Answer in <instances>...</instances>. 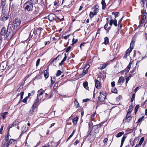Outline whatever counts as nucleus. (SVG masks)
Masks as SVG:
<instances>
[{
    "instance_id": "1",
    "label": "nucleus",
    "mask_w": 147,
    "mask_h": 147,
    "mask_svg": "<svg viewBox=\"0 0 147 147\" xmlns=\"http://www.w3.org/2000/svg\"><path fill=\"white\" fill-rule=\"evenodd\" d=\"M21 22L19 19L15 18L13 20L11 24H10V22L9 23L6 30L5 27L2 28L1 35L5 36L6 39L7 41L10 40L15 34L17 29L19 28Z\"/></svg>"
},
{
    "instance_id": "2",
    "label": "nucleus",
    "mask_w": 147,
    "mask_h": 147,
    "mask_svg": "<svg viewBox=\"0 0 147 147\" xmlns=\"http://www.w3.org/2000/svg\"><path fill=\"white\" fill-rule=\"evenodd\" d=\"M38 31H37L36 29L32 30L30 34L29 38H31L33 37V39L34 40L38 39L40 36V32Z\"/></svg>"
},
{
    "instance_id": "3",
    "label": "nucleus",
    "mask_w": 147,
    "mask_h": 147,
    "mask_svg": "<svg viewBox=\"0 0 147 147\" xmlns=\"http://www.w3.org/2000/svg\"><path fill=\"white\" fill-rule=\"evenodd\" d=\"M33 4L27 1L23 5V7L25 11H32L33 10Z\"/></svg>"
},
{
    "instance_id": "4",
    "label": "nucleus",
    "mask_w": 147,
    "mask_h": 147,
    "mask_svg": "<svg viewBox=\"0 0 147 147\" xmlns=\"http://www.w3.org/2000/svg\"><path fill=\"white\" fill-rule=\"evenodd\" d=\"M96 134L91 130L88 131L87 137L88 138V140L90 142L93 141L96 137Z\"/></svg>"
},
{
    "instance_id": "5",
    "label": "nucleus",
    "mask_w": 147,
    "mask_h": 147,
    "mask_svg": "<svg viewBox=\"0 0 147 147\" xmlns=\"http://www.w3.org/2000/svg\"><path fill=\"white\" fill-rule=\"evenodd\" d=\"M4 12H3L2 11V15L1 17L2 18V20L4 21H6L9 18V15L8 13H7V12H6V11H4Z\"/></svg>"
},
{
    "instance_id": "6",
    "label": "nucleus",
    "mask_w": 147,
    "mask_h": 147,
    "mask_svg": "<svg viewBox=\"0 0 147 147\" xmlns=\"http://www.w3.org/2000/svg\"><path fill=\"white\" fill-rule=\"evenodd\" d=\"M131 115L127 113L125 117L123 120V122L125 123L127 122H129L131 121Z\"/></svg>"
},
{
    "instance_id": "7",
    "label": "nucleus",
    "mask_w": 147,
    "mask_h": 147,
    "mask_svg": "<svg viewBox=\"0 0 147 147\" xmlns=\"http://www.w3.org/2000/svg\"><path fill=\"white\" fill-rule=\"evenodd\" d=\"M100 95L98 97V99L101 102H103L104 101L105 99H106V96L104 94H101V92H100Z\"/></svg>"
},
{
    "instance_id": "8",
    "label": "nucleus",
    "mask_w": 147,
    "mask_h": 147,
    "mask_svg": "<svg viewBox=\"0 0 147 147\" xmlns=\"http://www.w3.org/2000/svg\"><path fill=\"white\" fill-rule=\"evenodd\" d=\"M100 129L96 125L93 126L91 130L96 134L98 132Z\"/></svg>"
},
{
    "instance_id": "9",
    "label": "nucleus",
    "mask_w": 147,
    "mask_h": 147,
    "mask_svg": "<svg viewBox=\"0 0 147 147\" xmlns=\"http://www.w3.org/2000/svg\"><path fill=\"white\" fill-rule=\"evenodd\" d=\"M6 0H1L0 3V6L1 7H2V11L3 12H4V11H5V5Z\"/></svg>"
},
{
    "instance_id": "10",
    "label": "nucleus",
    "mask_w": 147,
    "mask_h": 147,
    "mask_svg": "<svg viewBox=\"0 0 147 147\" xmlns=\"http://www.w3.org/2000/svg\"><path fill=\"white\" fill-rule=\"evenodd\" d=\"M113 24L115 27L117 26L118 24L117 23V20L116 19H115L113 20L111 19L110 20L109 22V24L111 26H112Z\"/></svg>"
},
{
    "instance_id": "11",
    "label": "nucleus",
    "mask_w": 147,
    "mask_h": 147,
    "mask_svg": "<svg viewBox=\"0 0 147 147\" xmlns=\"http://www.w3.org/2000/svg\"><path fill=\"white\" fill-rule=\"evenodd\" d=\"M95 84L96 87L98 89H100L101 88V86L100 84V83L99 81L95 79Z\"/></svg>"
},
{
    "instance_id": "12",
    "label": "nucleus",
    "mask_w": 147,
    "mask_h": 147,
    "mask_svg": "<svg viewBox=\"0 0 147 147\" xmlns=\"http://www.w3.org/2000/svg\"><path fill=\"white\" fill-rule=\"evenodd\" d=\"M48 17L49 20L51 21H52L54 20V19L56 17V15L54 13H51L49 15Z\"/></svg>"
},
{
    "instance_id": "13",
    "label": "nucleus",
    "mask_w": 147,
    "mask_h": 147,
    "mask_svg": "<svg viewBox=\"0 0 147 147\" xmlns=\"http://www.w3.org/2000/svg\"><path fill=\"white\" fill-rule=\"evenodd\" d=\"M61 55H58V56H57L56 58H54L53 60L50 62V65H51L52 63L53 62H55L56 63L57 62V61L56 60L57 59L58 60H59V58H61Z\"/></svg>"
},
{
    "instance_id": "14",
    "label": "nucleus",
    "mask_w": 147,
    "mask_h": 147,
    "mask_svg": "<svg viewBox=\"0 0 147 147\" xmlns=\"http://www.w3.org/2000/svg\"><path fill=\"white\" fill-rule=\"evenodd\" d=\"M39 99L37 97L36 100H35L34 103L33 104L32 106L34 107L35 108H36L37 107H38L39 104Z\"/></svg>"
},
{
    "instance_id": "15",
    "label": "nucleus",
    "mask_w": 147,
    "mask_h": 147,
    "mask_svg": "<svg viewBox=\"0 0 147 147\" xmlns=\"http://www.w3.org/2000/svg\"><path fill=\"white\" fill-rule=\"evenodd\" d=\"M44 73V76L46 79H47L49 77V69L47 68L46 70H45Z\"/></svg>"
},
{
    "instance_id": "16",
    "label": "nucleus",
    "mask_w": 147,
    "mask_h": 147,
    "mask_svg": "<svg viewBox=\"0 0 147 147\" xmlns=\"http://www.w3.org/2000/svg\"><path fill=\"white\" fill-rule=\"evenodd\" d=\"M28 128V127H26V125H24L22 127L21 129L22 134L26 132L27 131Z\"/></svg>"
},
{
    "instance_id": "17",
    "label": "nucleus",
    "mask_w": 147,
    "mask_h": 147,
    "mask_svg": "<svg viewBox=\"0 0 147 147\" xmlns=\"http://www.w3.org/2000/svg\"><path fill=\"white\" fill-rule=\"evenodd\" d=\"M93 8L94 11L97 13L99 11V6L97 5H95L94 6Z\"/></svg>"
},
{
    "instance_id": "18",
    "label": "nucleus",
    "mask_w": 147,
    "mask_h": 147,
    "mask_svg": "<svg viewBox=\"0 0 147 147\" xmlns=\"http://www.w3.org/2000/svg\"><path fill=\"white\" fill-rule=\"evenodd\" d=\"M44 92L45 90H43L42 88H41L38 90V94H37V97L42 95Z\"/></svg>"
},
{
    "instance_id": "19",
    "label": "nucleus",
    "mask_w": 147,
    "mask_h": 147,
    "mask_svg": "<svg viewBox=\"0 0 147 147\" xmlns=\"http://www.w3.org/2000/svg\"><path fill=\"white\" fill-rule=\"evenodd\" d=\"M101 4L102 5V9L104 10L106 6V4L105 3V0H102Z\"/></svg>"
},
{
    "instance_id": "20",
    "label": "nucleus",
    "mask_w": 147,
    "mask_h": 147,
    "mask_svg": "<svg viewBox=\"0 0 147 147\" xmlns=\"http://www.w3.org/2000/svg\"><path fill=\"white\" fill-rule=\"evenodd\" d=\"M78 117H75L72 120V122L74 125H76L78 121Z\"/></svg>"
},
{
    "instance_id": "21",
    "label": "nucleus",
    "mask_w": 147,
    "mask_h": 147,
    "mask_svg": "<svg viewBox=\"0 0 147 147\" xmlns=\"http://www.w3.org/2000/svg\"><path fill=\"white\" fill-rule=\"evenodd\" d=\"M133 106L132 105H131L130 106H129V109L128 110V111L127 112V113L130 114V113H131L133 110Z\"/></svg>"
},
{
    "instance_id": "22",
    "label": "nucleus",
    "mask_w": 147,
    "mask_h": 147,
    "mask_svg": "<svg viewBox=\"0 0 147 147\" xmlns=\"http://www.w3.org/2000/svg\"><path fill=\"white\" fill-rule=\"evenodd\" d=\"M38 0H28V1L33 5L36 4L38 2Z\"/></svg>"
},
{
    "instance_id": "23",
    "label": "nucleus",
    "mask_w": 147,
    "mask_h": 147,
    "mask_svg": "<svg viewBox=\"0 0 147 147\" xmlns=\"http://www.w3.org/2000/svg\"><path fill=\"white\" fill-rule=\"evenodd\" d=\"M97 13L95 12L94 11L92 12L91 11L90 12L89 14V16L90 18H92L94 15H96L97 14Z\"/></svg>"
},
{
    "instance_id": "24",
    "label": "nucleus",
    "mask_w": 147,
    "mask_h": 147,
    "mask_svg": "<svg viewBox=\"0 0 147 147\" xmlns=\"http://www.w3.org/2000/svg\"><path fill=\"white\" fill-rule=\"evenodd\" d=\"M16 5L12 3L11 4V3H10L9 6V9L11 8V9L13 10L16 7Z\"/></svg>"
},
{
    "instance_id": "25",
    "label": "nucleus",
    "mask_w": 147,
    "mask_h": 147,
    "mask_svg": "<svg viewBox=\"0 0 147 147\" xmlns=\"http://www.w3.org/2000/svg\"><path fill=\"white\" fill-rule=\"evenodd\" d=\"M105 42L104 43L106 45L108 44L109 43V38L107 37H105Z\"/></svg>"
},
{
    "instance_id": "26",
    "label": "nucleus",
    "mask_w": 147,
    "mask_h": 147,
    "mask_svg": "<svg viewBox=\"0 0 147 147\" xmlns=\"http://www.w3.org/2000/svg\"><path fill=\"white\" fill-rule=\"evenodd\" d=\"M124 81V78L122 76L120 77L118 81V83H123Z\"/></svg>"
},
{
    "instance_id": "27",
    "label": "nucleus",
    "mask_w": 147,
    "mask_h": 147,
    "mask_svg": "<svg viewBox=\"0 0 147 147\" xmlns=\"http://www.w3.org/2000/svg\"><path fill=\"white\" fill-rule=\"evenodd\" d=\"M31 109H30L29 111V113L30 114H33V112H34V111L35 110V108L32 106Z\"/></svg>"
},
{
    "instance_id": "28",
    "label": "nucleus",
    "mask_w": 147,
    "mask_h": 147,
    "mask_svg": "<svg viewBox=\"0 0 147 147\" xmlns=\"http://www.w3.org/2000/svg\"><path fill=\"white\" fill-rule=\"evenodd\" d=\"M124 133V132L123 131L119 132L116 135V136L117 138H119Z\"/></svg>"
},
{
    "instance_id": "29",
    "label": "nucleus",
    "mask_w": 147,
    "mask_h": 147,
    "mask_svg": "<svg viewBox=\"0 0 147 147\" xmlns=\"http://www.w3.org/2000/svg\"><path fill=\"white\" fill-rule=\"evenodd\" d=\"M108 26V24L107 23H106L104 26V28L105 30L107 32H108L109 31V29L107 28V27Z\"/></svg>"
},
{
    "instance_id": "30",
    "label": "nucleus",
    "mask_w": 147,
    "mask_h": 147,
    "mask_svg": "<svg viewBox=\"0 0 147 147\" xmlns=\"http://www.w3.org/2000/svg\"><path fill=\"white\" fill-rule=\"evenodd\" d=\"M132 47L130 49H129L127 50L126 52L125 53L127 54V55H129L131 51L132 50Z\"/></svg>"
},
{
    "instance_id": "31",
    "label": "nucleus",
    "mask_w": 147,
    "mask_h": 147,
    "mask_svg": "<svg viewBox=\"0 0 147 147\" xmlns=\"http://www.w3.org/2000/svg\"><path fill=\"white\" fill-rule=\"evenodd\" d=\"M75 132V130H74L71 134L70 135L68 139H67V141L69 140L73 136Z\"/></svg>"
},
{
    "instance_id": "32",
    "label": "nucleus",
    "mask_w": 147,
    "mask_h": 147,
    "mask_svg": "<svg viewBox=\"0 0 147 147\" xmlns=\"http://www.w3.org/2000/svg\"><path fill=\"white\" fill-rule=\"evenodd\" d=\"M51 84L52 85L56 81V77L54 76L53 77V79H52V78L51 76Z\"/></svg>"
},
{
    "instance_id": "33",
    "label": "nucleus",
    "mask_w": 147,
    "mask_h": 147,
    "mask_svg": "<svg viewBox=\"0 0 147 147\" xmlns=\"http://www.w3.org/2000/svg\"><path fill=\"white\" fill-rule=\"evenodd\" d=\"M35 7V9L34 10V13L35 14H36L38 12V8L39 7Z\"/></svg>"
},
{
    "instance_id": "34",
    "label": "nucleus",
    "mask_w": 147,
    "mask_h": 147,
    "mask_svg": "<svg viewBox=\"0 0 147 147\" xmlns=\"http://www.w3.org/2000/svg\"><path fill=\"white\" fill-rule=\"evenodd\" d=\"M144 138L143 137L141 138L138 143L139 145H142L144 141Z\"/></svg>"
},
{
    "instance_id": "35",
    "label": "nucleus",
    "mask_w": 147,
    "mask_h": 147,
    "mask_svg": "<svg viewBox=\"0 0 147 147\" xmlns=\"http://www.w3.org/2000/svg\"><path fill=\"white\" fill-rule=\"evenodd\" d=\"M144 115H143L141 117H140V118H139V119H138L137 123H139L141 122L144 120Z\"/></svg>"
},
{
    "instance_id": "36",
    "label": "nucleus",
    "mask_w": 147,
    "mask_h": 147,
    "mask_svg": "<svg viewBox=\"0 0 147 147\" xmlns=\"http://www.w3.org/2000/svg\"><path fill=\"white\" fill-rule=\"evenodd\" d=\"M139 105H136V107L135 108V110H134V113L135 114H136L138 111V110L139 109Z\"/></svg>"
},
{
    "instance_id": "37",
    "label": "nucleus",
    "mask_w": 147,
    "mask_h": 147,
    "mask_svg": "<svg viewBox=\"0 0 147 147\" xmlns=\"http://www.w3.org/2000/svg\"><path fill=\"white\" fill-rule=\"evenodd\" d=\"M28 96H26L22 100V102L25 103H26L28 99Z\"/></svg>"
},
{
    "instance_id": "38",
    "label": "nucleus",
    "mask_w": 147,
    "mask_h": 147,
    "mask_svg": "<svg viewBox=\"0 0 147 147\" xmlns=\"http://www.w3.org/2000/svg\"><path fill=\"white\" fill-rule=\"evenodd\" d=\"M126 137H127V136H125V135H123V137L122 138V140H121V143H124Z\"/></svg>"
},
{
    "instance_id": "39",
    "label": "nucleus",
    "mask_w": 147,
    "mask_h": 147,
    "mask_svg": "<svg viewBox=\"0 0 147 147\" xmlns=\"http://www.w3.org/2000/svg\"><path fill=\"white\" fill-rule=\"evenodd\" d=\"M62 72L60 70H58L56 74V76L57 77L59 76L61 74Z\"/></svg>"
},
{
    "instance_id": "40",
    "label": "nucleus",
    "mask_w": 147,
    "mask_h": 147,
    "mask_svg": "<svg viewBox=\"0 0 147 147\" xmlns=\"http://www.w3.org/2000/svg\"><path fill=\"white\" fill-rule=\"evenodd\" d=\"M146 1V0H141V5L143 7L144 6Z\"/></svg>"
},
{
    "instance_id": "41",
    "label": "nucleus",
    "mask_w": 147,
    "mask_h": 147,
    "mask_svg": "<svg viewBox=\"0 0 147 147\" xmlns=\"http://www.w3.org/2000/svg\"><path fill=\"white\" fill-rule=\"evenodd\" d=\"M75 105L76 106V108H78L79 107V104L76 99H75Z\"/></svg>"
},
{
    "instance_id": "42",
    "label": "nucleus",
    "mask_w": 147,
    "mask_h": 147,
    "mask_svg": "<svg viewBox=\"0 0 147 147\" xmlns=\"http://www.w3.org/2000/svg\"><path fill=\"white\" fill-rule=\"evenodd\" d=\"M135 93L134 94H133L132 96V97L131 100V102H133L134 100H135Z\"/></svg>"
},
{
    "instance_id": "43",
    "label": "nucleus",
    "mask_w": 147,
    "mask_h": 147,
    "mask_svg": "<svg viewBox=\"0 0 147 147\" xmlns=\"http://www.w3.org/2000/svg\"><path fill=\"white\" fill-rule=\"evenodd\" d=\"M134 42L133 41H132L130 44V49H131L132 47V49H133L134 48Z\"/></svg>"
},
{
    "instance_id": "44",
    "label": "nucleus",
    "mask_w": 147,
    "mask_h": 147,
    "mask_svg": "<svg viewBox=\"0 0 147 147\" xmlns=\"http://www.w3.org/2000/svg\"><path fill=\"white\" fill-rule=\"evenodd\" d=\"M58 86V82H56L54 84V85L53 86V89H56Z\"/></svg>"
},
{
    "instance_id": "45",
    "label": "nucleus",
    "mask_w": 147,
    "mask_h": 147,
    "mask_svg": "<svg viewBox=\"0 0 147 147\" xmlns=\"http://www.w3.org/2000/svg\"><path fill=\"white\" fill-rule=\"evenodd\" d=\"M83 84L84 87L86 88L88 85V82H84Z\"/></svg>"
},
{
    "instance_id": "46",
    "label": "nucleus",
    "mask_w": 147,
    "mask_h": 147,
    "mask_svg": "<svg viewBox=\"0 0 147 147\" xmlns=\"http://www.w3.org/2000/svg\"><path fill=\"white\" fill-rule=\"evenodd\" d=\"M89 128L90 129L91 127L93 125V124L92 121H90L88 123Z\"/></svg>"
},
{
    "instance_id": "47",
    "label": "nucleus",
    "mask_w": 147,
    "mask_h": 147,
    "mask_svg": "<svg viewBox=\"0 0 147 147\" xmlns=\"http://www.w3.org/2000/svg\"><path fill=\"white\" fill-rule=\"evenodd\" d=\"M142 21L143 22H144L145 20H146V16H144L142 15Z\"/></svg>"
},
{
    "instance_id": "48",
    "label": "nucleus",
    "mask_w": 147,
    "mask_h": 147,
    "mask_svg": "<svg viewBox=\"0 0 147 147\" xmlns=\"http://www.w3.org/2000/svg\"><path fill=\"white\" fill-rule=\"evenodd\" d=\"M104 123V122H102L101 123H100L99 124L96 125H97L98 126V127H99V128L100 129V127L101 126H102V124Z\"/></svg>"
},
{
    "instance_id": "49",
    "label": "nucleus",
    "mask_w": 147,
    "mask_h": 147,
    "mask_svg": "<svg viewBox=\"0 0 147 147\" xmlns=\"http://www.w3.org/2000/svg\"><path fill=\"white\" fill-rule=\"evenodd\" d=\"M100 69H102L105 68V66L104 64H101L100 65Z\"/></svg>"
},
{
    "instance_id": "50",
    "label": "nucleus",
    "mask_w": 147,
    "mask_h": 147,
    "mask_svg": "<svg viewBox=\"0 0 147 147\" xmlns=\"http://www.w3.org/2000/svg\"><path fill=\"white\" fill-rule=\"evenodd\" d=\"M40 59H37V60L36 62V66H38L39 65L40 62Z\"/></svg>"
},
{
    "instance_id": "51",
    "label": "nucleus",
    "mask_w": 147,
    "mask_h": 147,
    "mask_svg": "<svg viewBox=\"0 0 147 147\" xmlns=\"http://www.w3.org/2000/svg\"><path fill=\"white\" fill-rule=\"evenodd\" d=\"M9 144H8V143H6L5 142L3 146L2 147H9Z\"/></svg>"
},
{
    "instance_id": "52",
    "label": "nucleus",
    "mask_w": 147,
    "mask_h": 147,
    "mask_svg": "<svg viewBox=\"0 0 147 147\" xmlns=\"http://www.w3.org/2000/svg\"><path fill=\"white\" fill-rule=\"evenodd\" d=\"M4 127V125L2 124L1 127L0 129V134H2V130L3 129V128Z\"/></svg>"
},
{
    "instance_id": "53",
    "label": "nucleus",
    "mask_w": 147,
    "mask_h": 147,
    "mask_svg": "<svg viewBox=\"0 0 147 147\" xmlns=\"http://www.w3.org/2000/svg\"><path fill=\"white\" fill-rule=\"evenodd\" d=\"M71 48V46H70L69 47H68L67 49L65 50L66 52L67 53L69 51Z\"/></svg>"
},
{
    "instance_id": "54",
    "label": "nucleus",
    "mask_w": 147,
    "mask_h": 147,
    "mask_svg": "<svg viewBox=\"0 0 147 147\" xmlns=\"http://www.w3.org/2000/svg\"><path fill=\"white\" fill-rule=\"evenodd\" d=\"M86 44V43L84 42L80 44V48H81V50L82 49V46H84V47L85 46V45H85V44Z\"/></svg>"
},
{
    "instance_id": "55",
    "label": "nucleus",
    "mask_w": 147,
    "mask_h": 147,
    "mask_svg": "<svg viewBox=\"0 0 147 147\" xmlns=\"http://www.w3.org/2000/svg\"><path fill=\"white\" fill-rule=\"evenodd\" d=\"M123 18H121L119 20L118 22V25L119 26V25H122L121 24V21L123 20Z\"/></svg>"
},
{
    "instance_id": "56",
    "label": "nucleus",
    "mask_w": 147,
    "mask_h": 147,
    "mask_svg": "<svg viewBox=\"0 0 147 147\" xmlns=\"http://www.w3.org/2000/svg\"><path fill=\"white\" fill-rule=\"evenodd\" d=\"M111 91L112 92L115 93H117V91L116 88H115V89L113 90H111Z\"/></svg>"
},
{
    "instance_id": "57",
    "label": "nucleus",
    "mask_w": 147,
    "mask_h": 147,
    "mask_svg": "<svg viewBox=\"0 0 147 147\" xmlns=\"http://www.w3.org/2000/svg\"><path fill=\"white\" fill-rule=\"evenodd\" d=\"M119 14V12H115L114 13V15L115 16V18H116V17H118V14Z\"/></svg>"
},
{
    "instance_id": "58",
    "label": "nucleus",
    "mask_w": 147,
    "mask_h": 147,
    "mask_svg": "<svg viewBox=\"0 0 147 147\" xmlns=\"http://www.w3.org/2000/svg\"><path fill=\"white\" fill-rule=\"evenodd\" d=\"M42 28H41L39 27L38 28H36V30L37 31H39L40 32V34L41 33V30H42Z\"/></svg>"
},
{
    "instance_id": "59",
    "label": "nucleus",
    "mask_w": 147,
    "mask_h": 147,
    "mask_svg": "<svg viewBox=\"0 0 147 147\" xmlns=\"http://www.w3.org/2000/svg\"><path fill=\"white\" fill-rule=\"evenodd\" d=\"M130 68H129L127 67L125 69V70H126V72L125 73V74H126L127 73H128L129 69H130Z\"/></svg>"
},
{
    "instance_id": "60",
    "label": "nucleus",
    "mask_w": 147,
    "mask_h": 147,
    "mask_svg": "<svg viewBox=\"0 0 147 147\" xmlns=\"http://www.w3.org/2000/svg\"><path fill=\"white\" fill-rule=\"evenodd\" d=\"M9 141L10 144H12L13 143L14 144V141L13 139H11Z\"/></svg>"
},
{
    "instance_id": "61",
    "label": "nucleus",
    "mask_w": 147,
    "mask_h": 147,
    "mask_svg": "<svg viewBox=\"0 0 147 147\" xmlns=\"http://www.w3.org/2000/svg\"><path fill=\"white\" fill-rule=\"evenodd\" d=\"M14 124L13 123L12 124H10L8 126V127L9 128V129L10 128H11L12 127L14 126ZM9 130H8V131H9Z\"/></svg>"
},
{
    "instance_id": "62",
    "label": "nucleus",
    "mask_w": 147,
    "mask_h": 147,
    "mask_svg": "<svg viewBox=\"0 0 147 147\" xmlns=\"http://www.w3.org/2000/svg\"><path fill=\"white\" fill-rule=\"evenodd\" d=\"M5 139L6 141L7 142L9 139V137L8 136H5Z\"/></svg>"
},
{
    "instance_id": "63",
    "label": "nucleus",
    "mask_w": 147,
    "mask_h": 147,
    "mask_svg": "<svg viewBox=\"0 0 147 147\" xmlns=\"http://www.w3.org/2000/svg\"><path fill=\"white\" fill-rule=\"evenodd\" d=\"M111 85L112 87H113L115 86V82L113 81L111 83Z\"/></svg>"
},
{
    "instance_id": "64",
    "label": "nucleus",
    "mask_w": 147,
    "mask_h": 147,
    "mask_svg": "<svg viewBox=\"0 0 147 147\" xmlns=\"http://www.w3.org/2000/svg\"><path fill=\"white\" fill-rule=\"evenodd\" d=\"M70 36V35L68 34L66 36H65L64 37V39L65 40H67V39Z\"/></svg>"
}]
</instances>
